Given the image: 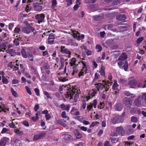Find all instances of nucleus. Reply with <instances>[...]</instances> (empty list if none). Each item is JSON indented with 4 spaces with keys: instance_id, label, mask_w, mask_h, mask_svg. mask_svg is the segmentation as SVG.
<instances>
[{
    "instance_id": "obj_62",
    "label": "nucleus",
    "mask_w": 146,
    "mask_h": 146,
    "mask_svg": "<svg viewBox=\"0 0 146 146\" xmlns=\"http://www.w3.org/2000/svg\"><path fill=\"white\" fill-rule=\"evenodd\" d=\"M143 37H141L139 38H138L137 40V44L140 43L143 40Z\"/></svg>"
},
{
    "instance_id": "obj_57",
    "label": "nucleus",
    "mask_w": 146,
    "mask_h": 146,
    "mask_svg": "<svg viewBox=\"0 0 146 146\" xmlns=\"http://www.w3.org/2000/svg\"><path fill=\"white\" fill-rule=\"evenodd\" d=\"M98 123H99L97 121H95V122L93 121L91 124V125L90 126V128L93 127L96 124H97Z\"/></svg>"
},
{
    "instance_id": "obj_42",
    "label": "nucleus",
    "mask_w": 146,
    "mask_h": 146,
    "mask_svg": "<svg viewBox=\"0 0 146 146\" xmlns=\"http://www.w3.org/2000/svg\"><path fill=\"white\" fill-rule=\"evenodd\" d=\"M131 121L134 123H137V119L135 117L132 116L131 117Z\"/></svg>"
},
{
    "instance_id": "obj_11",
    "label": "nucleus",
    "mask_w": 146,
    "mask_h": 146,
    "mask_svg": "<svg viewBox=\"0 0 146 146\" xmlns=\"http://www.w3.org/2000/svg\"><path fill=\"white\" fill-rule=\"evenodd\" d=\"M116 131L118 134L121 136L124 135L125 132L123 128L121 126H119L116 128Z\"/></svg>"
},
{
    "instance_id": "obj_50",
    "label": "nucleus",
    "mask_w": 146,
    "mask_h": 146,
    "mask_svg": "<svg viewBox=\"0 0 146 146\" xmlns=\"http://www.w3.org/2000/svg\"><path fill=\"white\" fill-rule=\"evenodd\" d=\"M93 19L95 21H98L100 19L101 17L100 16L97 15L94 16Z\"/></svg>"
},
{
    "instance_id": "obj_19",
    "label": "nucleus",
    "mask_w": 146,
    "mask_h": 146,
    "mask_svg": "<svg viewBox=\"0 0 146 146\" xmlns=\"http://www.w3.org/2000/svg\"><path fill=\"white\" fill-rule=\"evenodd\" d=\"M72 70L71 74L73 76H76L78 71V69L76 65H74L72 66Z\"/></svg>"
},
{
    "instance_id": "obj_35",
    "label": "nucleus",
    "mask_w": 146,
    "mask_h": 146,
    "mask_svg": "<svg viewBox=\"0 0 146 146\" xmlns=\"http://www.w3.org/2000/svg\"><path fill=\"white\" fill-rule=\"evenodd\" d=\"M43 94L46 96V97L48 99H52V98L50 97L48 92L46 91H44L43 92Z\"/></svg>"
},
{
    "instance_id": "obj_5",
    "label": "nucleus",
    "mask_w": 146,
    "mask_h": 146,
    "mask_svg": "<svg viewBox=\"0 0 146 146\" xmlns=\"http://www.w3.org/2000/svg\"><path fill=\"white\" fill-rule=\"evenodd\" d=\"M81 62L82 64V69L81 70L78 74L79 77L83 76L84 74H86L87 71L86 62L85 61H82Z\"/></svg>"
},
{
    "instance_id": "obj_12",
    "label": "nucleus",
    "mask_w": 146,
    "mask_h": 146,
    "mask_svg": "<svg viewBox=\"0 0 146 146\" xmlns=\"http://www.w3.org/2000/svg\"><path fill=\"white\" fill-rule=\"evenodd\" d=\"M93 104L90 103V104L87 106V110L88 112H89L90 111L92 108L93 105L94 108H96V106L97 104V100L96 99L94 100L93 101Z\"/></svg>"
},
{
    "instance_id": "obj_53",
    "label": "nucleus",
    "mask_w": 146,
    "mask_h": 146,
    "mask_svg": "<svg viewBox=\"0 0 146 146\" xmlns=\"http://www.w3.org/2000/svg\"><path fill=\"white\" fill-rule=\"evenodd\" d=\"M93 91L91 93V95L92 96V97L94 96L97 93V90L96 89H94L92 90Z\"/></svg>"
},
{
    "instance_id": "obj_32",
    "label": "nucleus",
    "mask_w": 146,
    "mask_h": 146,
    "mask_svg": "<svg viewBox=\"0 0 146 146\" xmlns=\"http://www.w3.org/2000/svg\"><path fill=\"white\" fill-rule=\"evenodd\" d=\"M96 48L98 52L101 51L102 49V46L99 44H97L96 46Z\"/></svg>"
},
{
    "instance_id": "obj_29",
    "label": "nucleus",
    "mask_w": 146,
    "mask_h": 146,
    "mask_svg": "<svg viewBox=\"0 0 146 146\" xmlns=\"http://www.w3.org/2000/svg\"><path fill=\"white\" fill-rule=\"evenodd\" d=\"M99 72L102 76H104L105 75V71L104 68L103 66H102Z\"/></svg>"
},
{
    "instance_id": "obj_28",
    "label": "nucleus",
    "mask_w": 146,
    "mask_h": 146,
    "mask_svg": "<svg viewBox=\"0 0 146 146\" xmlns=\"http://www.w3.org/2000/svg\"><path fill=\"white\" fill-rule=\"evenodd\" d=\"M124 62H125L123 66L122 67L121 69H124L125 71H127L128 68V62L126 61Z\"/></svg>"
},
{
    "instance_id": "obj_55",
    "label": "nucleus",
    "mask_w": 146,
    "mask_h": 146,
    "mask_svg": "<svg viewBox=\"0 0 146 146\" xmlns=\"http://www.w3.org/2000/svg\"><path fill=\"white\" fill-rule=\"evenodd\" d=\"M77 110V109L76 108L74 107L73 108L71 111V114L72 115H73Z\"/></svg>"
},
{
    "instance_id": "obj_16",
    "label": "nucleus",
    "mask_w": 146,
    "mask_h": 146,
    "mask_svg": "<svg viewBox=\"0 0 146 146\" xmlns=\"http://www.w3.org/2000/svg\"><path fill=\"white\" fill-rule=\"evenodd\" d=\"M127 56L125 52H122L118 58V60L123 61L127 59Z\"/></svg>"
},
{
    "instance_id": "obj_44",
    "label": "nucleus",
    "mask_w": 146,
    "mask_h": 146,
    "mask_svg": "<svg viewBox=\"0 0 146 146\" xmlns=\"http://www.w3.org/2000/svg\"><path fill=\"white\" fill-rule=\"evenodd\" d=\"M100 75L98 73H96L95 74V77L94 79V81L100 78Z\"/></svg>"
},
{
    "instance_id": "obj_31",
    "label": "nucleus",
    "mask_w": 146,
    "mask_h": 146,
    "mask_svg": "<svg viewBox=\"0 0 146 146\" xmlns=\"http://www.w3.org/2000/svg\"><path fill=\"white\" fill-rule=\"evenodd\" d=\"M76 62V58H73L70 60V64L71 66H73V65H76L75 63Z\"/></svg>"
},
{
    "instance_id": "obj_45",
    "label": "nucleus",
    "mask_w": 146,
    "mask_h": 146,
    "mask_svg": "<svg viewBox=\"0 0 146 146\" xmlns=\"http://www.w3.org/2000/svg\"><path fill=\"white\" fill-rule=\"evenodd\" d=\"M84 117L83 115L79 116L77 117V119L80 122L82 123Z\"/></svg>"
},
{
    "instance_id": "obj_3",
    "label": "nucleus",
    "mask_w": 146,
    "mask_h": 146,
    "mask_svg": "<svg viewBox=\"0 0 146 146\" xmlns=\"http://www.w3.org/2000/svg\"><path fill=\"white\" fill-rule=\"evenodd\" d=\"M22 31L23 33L27 34H29L31 32H32L34 34H35L36 33V31L35 28L30 26L23 27Z\"/></svg>"
},
{
    "instance_id": "obj_60",
    "label": "nucleus",
    "mask_w": 146,
    "mask_h": 146,
    "mask_svg": "<svg viewBox=\"0 0 146 146\" xmlns=\"http://www.w3.org/2000/svg\"><path fill=\"white\" fill-rule=\"evenodd\" d=\"M46 119V120H49L51 118L50 115L48 113L46 115H45Z\"/></svg>"
},
{
    "instance_id": "obj_30",
    "label": "nucleus",
    "mask_w": 146,
    "mask_h": 146,
    "mask_svg": "<svg viewBox=\"0 0 146 146\" xmlns=\"http://www.w3.org/2000/svg\"><path fill=\"white\" fill-rule=\"evenodd\" d=\"M20 32L21 30L19 27H16L14 31V33L15 34L13 35L15 36V35H17Z\"/></svg>"
},
{
    "instance_id": "obj_34",
    "label": "nucleus",
    "mask_w": 146,
    "mask_h": 146,
    "mask_svg": "<svg viewBox=\"0 0 146 146\" xmlns=\"http://www.w3.org/2000/svg\"><path fill=\"white\" fill-rule=\"evenodd\" d=\"M27 58L30 61H33L34 57L32 54L29 53L27 55Z\"/></svg>"
},
{
    "instance_id": "obj_8",
    "label": "nucleus",
    "mask_w": 146,
    "mask_h": 146,
    "mask_svg": "<svg viewBox=\"0 0 146 146\" xmlns=\"http://www.w3.org/2000/svg\"><path fill=\"white\" fill-rule=\"evenodd\" d=\"M35 18L38 20L39 23L44 21L45 16L43 14H38L35 16Z\"/></svg>"
},
{
    "instance_id": "obj_41",
    "label": "nucleus",
    "mask_w": 146,
    "mask_h": 146,
    "mask_svg": "<svg viewBox=\"0 0 146 146\" xmlns=\"http://www.w3.org/2000/svg\"><path fill=\"white\" fill-rule=\"evenodd\" d=\"M2 81L5 84H7L8 83L7 79L5 76L2 77Z\"/></svg>"
},
{
    "instance_id": "obj_26",
    "label": "nucleus",
    "mask_w": 146,
    "mask_h": 146,
    "mask_svg": "<svg viewBox=\"0 0 146 146\" xmlns=\"http://www.w3.org/2000/svg\"><path fill=\"white\" fill-rule=\"evenodd\" d=\"M124 94L127 97H129L130 98H134L135 97V95L134 94L131 93L128 91H125Z\"/></svg>"
},
{
    "instance_id": "obj_17",
    "label": "nucleus",
    "mask_w": 146,
    "mask_h": 146,
    "mask_svg": "<svg viewBox=\"0 0 146 146\" xmlns=\"http://www.w3.org/2000/svg\"><path fill=\"white\" fill-rule=\"evenodd\" d=\"M60 106L62 110H65L67 111H68L69 110L70 108V106L69 104L65 105L63 104H61Z\"/></svg>"
},
{
    "instance_id": "obj_15",
    "label": "nucleus",
    "mask_w": 146,
    "mask_h": 146,
    "mask_svg": "<svg viewBox=\"0 0 146 146\" xmlns=\"http://www.w3.org/2000/svg\"><path fill=\"white\" fill-rule=\"evenodd\" d=\"M137 84V81L134 79L130 80L128 82V85L131 88H133Z\"/></svg>"
},
{
    "instance_id": "obj_37",
    "label": "nucleus",
    "mask_w": 146,
    "mask_h": 146,
    "mask_svg": "<svg viewBox=\"0 0 146 146\" xmlns=\"http://www.w3.org/2000/svg\"><path fill=\"white\" fill-rule=\"evenodd\" d=\"M11 91L12 95L14 97H18V94L17 92L15 91L13 88L11 89Z\"/></svg>"
},
{
    "instance_id": "obj_14",
    "label": "nucleus",
    "mask_w": 146,
    "mask_h": 146,
    "mask_svg": "<svg viewBox=\"0 0 146 146\" xmlns=\"http://www.w3.org/2000/svg\"><path fill=\"white\" fill-rule=\"evenodd\" d=\"M73 133L77 139H80L82 138V134L77 129L74 130Z\"/></svg>"
},
{
    "instance_id": "obj_23",
    "label": "nucleus",
    "mask_w": 146,
    "mask_h": 146,
    "mask_svg": "<svg viewBox=\"0 0 146 146\" xmlns=\"http://www.w3.org/2000/svg\"><path fill=\"white\" fill-rule=\"evenodd\" d=\"M64 121L66 122V121H64L63 119H59L58 120H56V123L58 124L61 125L64 127H66V125L64 123Z\"/></svg>"
},
{
    "instance_id": "obj_43",
    "label": "nucleus",
    "mask_w": 146,
    "mask_h": 146,
    "mask_svg": "<svg viewBox=\"0 0 146 146\" xmlns=\"http://www.w3.org/2000/svg\"><path fill=\"white\" fill-rule=\"evenodd\" d=\"M19 38L15 39L13 41L14 44L16 46L19 45Z\"/></svg>"
},
{
    "instance_id": "obj_18",
    "label": "nucleus",
    "mask_w": 146,
    "mask_h": 146,
    "mask_svg": "<svg viewBox=\"0 0 146 146\" xmlns=\"http://www.w3.org/2000/svg\"><path fill=\"white\" fill-rule=\"evenodd\" d=\"M8 140V138L6 137H3L0 141V145L1 146H5Z\"/></svg>"
},
{
    "instance_id": "obj_7",
    "label": "nucleus",
    "mask_w": 146,
    "mask_h": 146,
    "mask_svg": "<svg viewBox=\"0 0 146 146\" xmlns=\"http://www.w3.org/2000/svg\"><path fill=\"white\" fill-rule=\"evenodd\" d=\"M46 133L44 131L41 132L39 134H36L34 136L33 140L34 141L37 140L44 137Z\"/></svg>"
},
{
    "instance_id": "obj_52",
    "label": "nucleus",
    "mask_w": 146,
    "mask_h": 146,
    "mask_svg": "<svg viewBox=\"0 0 146 146\" xmlns=\"http://www.w3.org/2000/svg\"><path fill=\"white\" fill-rule=\"evenodd\" d=\"M104 103L100 102V105L98 106V108L100 109H102L104 108Z\"/></svg>"
},
{
    "instance_id": "obj_49",
    "label": "nucleus",
    "mask_w": 146,
    "mask_h": 146,
    "mask_svg": "<svg viewBox=\"0 0 146 146\" xmlns=\"http://www.w3.org/2000/svg\"><path fill=\"white\" fill-rule=\"evenodd\" d=\"M118 141V139L117 138H112L111 139V141L113 143H116Z\"/></svg>"
},
{
    "instance_id": "obj_1",
    "label": "nucleus",
    "mask_w": 146,
    "mask_h": 146,
    "mask_svg": "<svg viewBox=\"0 0 146 146\" xmlns=\"http://www.w3.org/2000/svg\"><path fill=\"white\" fill-rule=\"evenodd\" d=\"M81 93L80 90L76 89L75 88H70L67 90L65 95L66 98L69 100H72V102H76L79 97V94Z\"/></svg>"
},
{
    "instance_id": "obj_13",
    "label": "nucleus",
    "mask_w": 146,
    "mask_h": 146,
    "mask_svg": "<svg viewBox=\"0 0 146 146\" xmlns=\"http://www.w3.org/2000/svg\"><path fill=\"white\" fill-rule=\"evenodd\" d=\"M123 103L126 106L129 107L132 104V102L131 100L127 98H126L123 99Z\"/></svg>"
},
{
    "instance_id": "obj_24",
    "label": "nucleus",
    "mask_w": 146,
    "mask_h": 146,
    "mask_svg": "<svg viewBox=\"0 0 146 146\" xmlns=\"http://www.w3.org/2000/svg\"><path fill=\"white\" fill-rule=\"evenodd\" d=\"M62 136L65 139L68 141L71 140L72 139V136L68 134H63L62 135Z\"/></svg>"
},
{
    "instance_id": "obj_64",
    "label": "nucleus",
    "mask_w": 146,
    "mask_h": 146,
    "mask_svg": "<svg viewBox=\"0 0 146 146\" xmlns=\"http://www.w3.org/2000/svg\"><path fill=\"white\" fill-rule=\"evenodd\" d=\"M123 61H120L117 63L118 65L119 66L120 68H121L123 66L122 65L123 64V62H122Z\"/></svg>"
},
{
    "instance_id": "obj_36",
    "label": "nucleus",
    "mask_w": 146,
    "mask_h": 146,
    "mask_svg": "<svg viewBox=\"0 0 146 146\" xmlns=\"http://www.w3.org/2000/svg\"><path fill=\"white\" fill-rule=\"evenodd\" d=\"M14 131L16 134L20 135H23V133L22 131H21L17 129H15Z\"/></svg>"
},
{
    "instance_id": "obj_61",
    "label": "nucleus",
    "mask_w": 146,
    "mask_h": 146,
    "mask_svg": "<svg viewBox=\"0 0 146 146\" xmlns=\"http://www.w3.org/2000/svg\"><path fill=\"white\" fill-rule=\"evenodd\" d=\"M85 52L88 56L91 55L92 54V52L89 50H88L86 51H85Z\"/></svg>"
},
{
    "instance_id": "obj_27",
    "label": "nucleus",
    "mask_w": 146,
    "mask_h": 146,
    "mask_svg": "<svg viewBox=\"0 0 146 146\" xmlns=\"http://www.w3.org/2000/svg\"><path fill=\"white\" fill-rule=\"evenodd\" d=\"M21 54L23 57L25 58H27V54L26 53L25 48H22L21 50Z\"/></svg>"
},
{
    "instance_id": "obj_39",
    "label": "nucleus",
    "mask_w": 146,
    "mask_h": 146,
    "mask_svg": "<svg viewBox=\"0 0 146 146\" xmlns=\"http://www.w3.org/2000/svg\"><path fill=\"white\" fill-rule=\"evenodd\" d=\"M42 9V7L40 6L36 5L35 7V10L37 11H40Z\"/></svg>"
},
{
    "instance_id": "obj_2",
    "label": "nucleus",
    "mask_w": 146,
    "mask_h": 146,
    "mask_svg": "<svg viewBox=\"0 0 146 146\" xmlns=\"http://www.w3.org/2000/svg\"><path fill=\"white\" fill-rule=\"evenodd\" d=\"M134 104L138 107L145 106L146 105L145 100L142 96H139L137 99L134 101Z\"/></svg>"
},
{
    "instance_id": "obj_21",
    "label": "nucleus",
    "mask_w": 146,
    "mask_h": 146,
    "mask_svg": "<svg viewBox=\"0 0 146 146\" xmlns=\"http://www.w3.org/2000/svg\"><path fill=\"white\" fill-rule=\"evenodd\" d=\"M116 19L119 21H124L126 19V17L125 15L121 14L117 15L116 17Z\"/></svg>"
},
{
    "instance_id": "obj_58",
    "label": "nucleus",
    "mask_w": 146,
    "mask_h": 146,
    "mask_svg": "<svg viewBox=\"0 0 146 146\" xmlns=\"http://www.w3.org/2000/svg\"><path fill=\"white\" fill-rule=\"evenodd\" d=\"M78 127L80 128V129L82 131H87V129L86 127L84 126H81L80 127L79 126Z\"/></svg>"
},
{
    "instance_id": "obj_47",
    "label": "nucleus",
    "mask_w": 146,
    "mask_h": 146,
    "mask_svg": "<svg viewBox=\"0 0 146 146\" xmlns=\"http://www.w3.org/2000/svg\"><path fill=\"white\" fill-rule=\"evenodd\" d=\"M25 88L28 93L30 95H31L32 94V92L30 90V89L27 86H25Z\"/></svg>"
},
{
    "instance_id": "obj_22",
    "label": "nucleus",
    "mask_w": 146,
    "mask_h": 146,
    "mask_svg": "<svg viewBox=\"0 0 146 146\" xmlns=\"http://www.w3.org/2000/svg\"><path fill=\"white\" fill-rule=\"evenodd\" d=\"M7 53L9 54L11 56H14L15 55L16 53L15 50L12 49H9L6 51Z\"/></svg>"
},
{
    "instance_id": "obj_54",
    "label": "nucleus",
    "mask_w": 146,
    "mask_h": 146,
    "mask_svg": "<svg viewBox=\"0 0 146 146\" xmlns=\"http://www.w3.org/2000/svg\"><path fill=\"white\" fill-rule=\"evenodd\" d=\"M119 3V0H114L112 3L113 5H117Z\"/></svg>"
},
{
    "instance_id": "obj_9",
    "label": "nucleus",
    "mask_w": 146,
    "mask_h": 146,
    "mask_svg": "<svg viewBox=\"0 0 146 146\" xmlns=\"http://www.w3.org/2000/svg\"><path fill=\"white\" fill-rule=\"evenodd\" d=\"M91 98V96L89 95L86 96H85L84 98V100L82 101V105L80 108V110L82 108L83 109H85L86 107V102L88 101V100Z\"/></svg>"
},
{
    "instance_id": "obj_4",
    "label": "nucleus",
    "mask_w": 146,
    "mask_h": 146,
    "mask_svg": "<svg viewBox=\"0 0 146 146\" xmlns=\"http://www.w3.org/2000/svg\"><path fill=\"white\" fill-rule=\"evenodd\" d=\"M122 122L121 117L118 115H114L111 119V122L113 124L122 123Z\"/></svg>"
},
{
    "instance_id": "obj_48",
    "label": "nucleus",
    "mask_w": 146,
    "mask_h": 146,
    "mask_svg": "<svg viewBox=\"0 0 146 146\" xmlns=\"http://www.w3.org/2000/svg\"><path fill=\"white\" fill-rule=\"evenodd\" d=\"M31 71L34 73H36V69L33 66H31L30 67Z\"/></svg>"
},
{
    "instance_id": "obj_63",
    "label": "nucleus",
    "mask_w": 146,
    "mask_h": 146,
    "mask_svg": "<svg viewBox=\"0 0 146 146\" xmlns=\"http://www.w3.org/2000/svg\"><path fill=\"white\" fill-rule=\"evenodd\" d=\"M14 25V24L13 23H10L9 25V30H11L13 28Z\"/></svg>"
},
{
    "instance_id": "obj_59",
    "label": "nucleus",
    "mask_w": 146,
    "mask_h": 146,
    "mask_svg": "<svg viewBox=\"0 0 146 146\" xmlns=\"http://www.w3.org/2000/svg\"><path fill=\"white\" fill-rule=\"evenodd\" d=\"M126 80L123 78H121L119 80V82L122 84H124L126 82Z\"/></svg>"
},
{
    "instance_id": "obj_10",
    "label": "nucleus",
    "mask_w": 146,
    "mask_h": 146,
    "mask_svg": "<svg viewBox=\"0 0 146 146\" xmlns=\"http://www.w3.org/2000/svg\"><path fill=\"white\" fill-rule=\"evenodd\" d=\"M60 51L62 54H68L69 55L68 57H70L71 52L68 49L65 48V46H62L60 48Z\"/></svg>"
},
{
    "instance_id": "obj_6",
    "label": "nucleus",
    "mask_w": 146,
    "mask_h": 146,
    "mask_svg": "<svg viewBox=\"0 0 146 146\" xmlns=\"http://www.w3.org/2000/svg\"><path fill=\"white\" fill-rule=\"evenodd\" d=\"M72 36L75 38H76L78 40H79L81 39H83L84 37V35H82L80 36L79 33L76 31H72Z\"/></svg>"
},
{
    "instance_id": "obj_33",
    "label": "nucleus",
    "mask_w": 146,
    "mask_h": 146,
    "mask_svg": "<svg viewBox=\"0 0 146 146\" xmlns=\"http://www.w3.org/2000/svg\"><path fill=\"white\" fill-rule=\"evenodd\" d=\"M62 117L64 118H67V120H69V117H67L66 115V112L65 111H63L61 114Z\"/></svg>"
},
{
    "instance_id": "obj_20",
    "label": "nucleus",
    "mask_w": 146,
    "mask_h": 146,
    "mask_svg": "<svg viewBox=\"0 0 146 146\" xmlns=\"http://www.w3.org/2000/svg\"><path fill=\"white\" fill-rule=\"evenodd\" d=\"M115 110L117 111H121L123 109L122 105L120 103L116 104L114 106Z\"/></svg>"
},
{
    "instance_id": "obj_46",
    "label": "nucleus",
    "mask_w": 146,
    "mask_h": 146,
    "mask_svg": "<svg viewBox=\"0 0 146 146\" xmlns=\"http://www.w3.org/2000/svg\"><path fill=\"white\" fill-rule=\"evenodd\" d=\"M118 86V85L117 83V81H114V83L112 86V88L115 90Z\"/></svg>"
},
{
    "instance_id": "obj_40",
    "label": "nucleus",
    "mask_w": 146,
    "mask_h": 146,
    "mask_svg": "<svg viewBox=\"0 0 146 146\" xmlns=\"http://www.w3.org/2000/svg\"><path fill=\"white\" fill-rule=\"evenodd\" d=\"M57 5V1L56 0H52V8L53 9H54L55 7Z\"/></svg>"
},
{
    "instance_id": "obj_38",
    "label": "nucleus",
    "mask_w": 146,
    "mask_h": 146,
    "mask_svg": "<svg viewBox=\"0 0 146 146\" xmlns=\"http://www.w3.org/2000/svg\"><path fill=\"white\" fill-rule=\"evenodd\" d=\"M43 68L46 71V73L47 74H50V71L49 70V67L48 66H45L43 67Z\"/></svg>"
},
{
    "instance_id": "obj_51",
    "label": "nucleus",
    "mask_w": 146,
    "mask_h": 146,
    "mask_svg": "<svg viewBox=\"0 0 146 146\" xmlns=\"http://www.w3.org/2000/svg\"><path fill=\"white\" fill-rule=\"evenodd\" d=\"M54 36L53 33H50L49 34L48 38V39H54Z\"/></svg>"
},
{
    "instance_id": "obj_56",
    "label": "nucleus",
    "mask_w": 146,
    "mask_h": 146,
    "mask_svg": "<svg viewBox=\"0 0 146 146\" xmlns=\"http://www.w3.org/2000/svg\"><path fill=\"white\" fill-rule=\"evenodd\" d=\"M14 143L16 146H18V144H19V145H20L21 144V142L20 140L16 139Z\"/></svg>"
},
{
    "instance_id": "obj_25",
    "label": "nucleus",
    "mask_w": 146,
    "mask_h": 146,
    "mask_svg": "<svg viewBox=\"0 0 146 146\" xmlns=\"http://www.w3.org/2000/svg\"><path fill=\"white\" fill-rule=\"evenodd\" d=\"M139 87L144 88L146 87V78L144 82H140L138 84Z\"/></svg>"
}]
</instances>
